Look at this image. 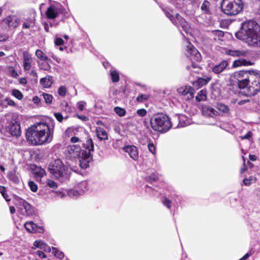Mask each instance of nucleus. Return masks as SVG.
I'll return each mask as SVG.
<instances>
[{
	"label": "nucleus",
	"instance_id": "7",
	"mask_svg": "<svg viewBox=\"0 0 260 260\" xmlns=\"http://www.w3.org/2000/svg\"><path fill=\"white\" fill-rule=\"evenodd\" d=\"M186 46V54L187 57L191 61V66H187L186 69L190 70L191 68L196 69L199 68V66L197 63L201 60V55L200 52L196 49L190 42H187Z\"/></svg>",
	"mask_w": 260,
	"mask_h": 260
},
{
	"label": "nucleus",
	"instance_id": "59",
	"mask_svg": "<svg viewBox=\"0 0 260 260\" xmlns=\"http://www.w3.org/2000/svg\"><path fill=\"white\" fill-rule=\"evenodd\" d=\"M75 129L73 127H69L66 131V134L68 135H72Z\"/></svg>",
	"mask_w": 260,
	"mask_h": 260
},
{
	"label": "nucleus",
	"instance_id": "9",
	"mask_svg": "<svg viewBox=\"0 0 260 260\" xmlns=\"http://www.w3.org/2000/svg\"><path fill=\"white\" fill-rule=\"evenodd\" d=\"M166 16L170 18L171 21L177 27L181 26L182 29L187 34L190 32V27L186 21L178 14L174 18L169 12L166 13Z\"/></svg>",
	"mask_w": 260,
	"mask_h": 260
},
{
	"label": "nucleus",
	"instance_id": "62",
	"mask_svg": "<svg viewBox=\"0 0 260 260\" xmlns=\"http://www.w3.org/2000/svg\"><path fill=\"white\" fill-rule=\"evenodd\" d=\"M244 184L246 186H249L252 183L250 181L248 178H245L243 180Z\"/></svg>",
	"mask_w": 260,
	"mask_h": 260
},
{
	"label": "nucleus",
	"instance_id": "55",
	"mask_svg": "<svg viewBox=\"0 0 260 260\" xmlns=\"http://www.w3.org/2000/svg\"><path fill=\"white\" fill-rule=\"evenodd\" d=\"M8 177L10 180H12L14 182H17L18 181V178L13 173H10L8 175Z\"/></svg>",
	"mask_w": 260,
	"mask_h": 260
},
{
	"label": "nucleus",
	"instance_id": "3",
	"mask_svg": "<svg viewBox=\"0 0 260 260\" xmlns=\"http://www.w3.org/2000/svg\"><path fill=\"white\" fill-rule=\"evenodd\" d=\"M85 150H82L77 145H70L68 147L67 151L70 157L78 158L79 165L83 169L89 166V162L92 159V154L94 150V146L91 139H88L85 143L83 144Z\"/></svg>",
	"mask_w": 260,
	"mask_h": 260
},
{
	"label": "nucleus",
	"instance_id": "29",
	"mask_svg": "<svg viewBox=\"0 0 260 260\" xmlns=\"http://www.w3.org/2000/svg\"><path fill=\"white\" fill-rule=\"evenodd\" d=\"M216 107L219 111L223 113H228L230 111L228 106L221 103L217 104Z\"/></svg>",
	"mask_w": 260,
	"mask_h": 260
},
{
	"label": "nucleus",
	"instance_id": "64",
	"mask_svg": "<svg viewBox=\"0 0 260 260\" xmlns=\"http://www.w3.org/2000/svg\"><path fill=\"white\" fill-rule=\"evenodd\" d=\"M250 255H251V254H249V253H247L241 258H240L239 260H245V259H247Z\"/></svg>",
	"mask_w": 260,
	"mask_h": 260
},
{
	"label": "nucleus",
	"instance_id": "36",
	"mask_svg": "<svg viewBox=\"0 0 260 260\" xmlns=\"http://www.w3.org/2000/svg\"><path fill=\"white\" fill-rule=\"evenodd\" d=\"M110 75L112 80L113 82H117L119 80V76L118 73L115 71H112L110 72Z\"/></svg>",
	"mask_w": 260,
	"mask_h": 260
},
{
	"label": "nucleus",
	"instance_id": "53",
	"mask_svg": "<svg viewBox=\"0 0 260 260\" xmlns=\"http://www.w3.org/2000/svg\"><path fill=\"white\" fill-rule=\"evenodd\" d=\"M252 135V133L250 131H249L245 136H240V138L241 140L249 139L251 137Z\"/></svg>",
	"mask_w": 260,
	"mask_h": 260
},
{
	"label": "nucleus",
	"instance_id": "51",
	"mask_svg": "<svg viewBox=\"0 0 260 260\" xmlns=\"http://www.w3.org/2000/svg\"><path fill=\"white\" fill-rule=\"evenodd\" d=\"M171 201L166 198L162 201V204L169 209L171 208Z\"/></svg>",
	"mask_w": 260,
	"mask_h": 260
},
{
	"label": "nucleus",
	"instance_id": "12",
	"mask_svg": "<svg viewBox=\"0 0 260 260\" xmlns=\"http://www.w3.org/2000/svg\"><path fill=\"white\" fill-rule=\"evenodd\" d=\"M178 92L184 96H187V99H192L195 93L194 88L190 86H184L177 89Z\"/></svg>",
	"mask_w": 260,
	"mask_h": 260
},
{
	"label": "nucleus",
	"instance_id": "35",
	"mask_svg": "<svg viewBox=\"0 0 260 260\" xmlns=\"http://www.w3.org/2000/svg\"><path fill=\"white\" fill-rule=\"evenodd\" d=\"M53 253L57 257L62 259L64 257V254L62 252L59 251L57 248L55 247H52Z\"/></svg>",
	"mask_w": 260,
	"mask_h": 260
},
{
	"label": "nucleus",
	"instance_id": "39",
	"mask_svg": "<svg viewBox=\"0 0 260 260\" xmlns=\"http://www.w3.org/2000/svg\"><path fill=\"white\" fill-rule=\"evenodd\" d=\"M186 117L184 115H181L178 117L179 124L181 126H185L189 124L188 122H185V120L186 119Z\"/></svg>",
	"mask_w": 260,
	"mask_h": 260
},
{
	"label": "nucleus",
	"instance_id": "48",
	"mask_svg": "<svg viewBox=\"0 0 260 260\" xmlns=\"http://www.w3.org/2000/svg\"><path fill=\"white\" fill-rule=\"evenodd\" d=\"M87 183L86 181H82L80 184V187L81 188L80 192L82 193L86 189Z\"/></svg>",
	"mask_w": 260,
	"mask_h": 260
},
{
	"label": "nucleus",
	"instance_id": "16",
	"mask_svg": "<svg viewBox=\"0 0 260 260\" xmlns=\"http://www.w3.org/2000/svg\"><path fill=\"white\" fill-rule=\"evenodd\" d=\"M26 230L30 233H42L44 229L42 226L37 225L32 221L27 222L24 224Z\"/></svg>",
	"mask_w": 260,
	"mask_h": 260
},
{
	"label": "nucleus",
	"instance_id": "54",
	"mask_svg": "<svg viewBox=\"0 0 260 260\" xmlns=\"http://www.w3.org/2000/svg\"><path fill=\"white\" fill-rule=\"evenodd\" d=\"M137 113L139 115L143 117V116H144L146 114L147 112L145 109H141L138 110L137 111Z\"/></svg>",
	"mask_w": 260,
	"mask_h": 260
},
{
	"label": "nucleus",
	"instance_id": "37",
	"mask_svg": "<svg viewBox=\"0 0 260 260\" xmlns=\"http://www.w3.org/2000/svg\"><path fill=\"white\" fill-rule=\"evenodd\" d=\"M81 193L78 190L75 189H70L68 192V194L71 198H75L78 197Z\"/></svg>",
	"mask_w": 260,
	"mask_h": 260
},
{
	"label": "nucleus",
	"instance_id": "4",
	"mask_svg": "<svg viewBox=\"0 0 260 260\" xmlns=\"http://www.w3.org/2000/svg\"><path fill=\"white\" fill-rule=\"evenodd\" d=\"M152 128L161 133H166L172 127L170 118L162 113H157L153 115L150 119Z\"/></svg>",
	"mask_w": 260,
	"mask_h": 260
},
{
	"label": "nucleus",
	"instance_id": "44",
	"mask_svg": "<svg viewBox=\"0 0 260 260\" xmlns=\"http://www.w3.org/2000/svg\"><path fill=\"white\" fill-rule=\"evenodd\" d=\"M47 185L50 188L53 189H55L57 187V183L55 181L50 179L47 180Z\"/></svg>",
	"mask_w": 260,
	"mask_h": 260
},
{
	"label": "nucleus",
	"instance_id": "28",
	"mask_svg": "<svg viewBox=\"0 0 260 260\" xmlns=\"http://www.w3.org/2000/svg\"><path fill=\"white\" fill-rule=\"evenodd\" d=\"M49 60V59L46 60H42V62L38 63L39 68L42 70L49 71L51 68V66L48 62Z\"/></svg>",
	"mask_w": 260,
	"mask_h": 260
},
{
	"label": "nucleus",
	"instance_id": "43",
	"mask_svg": "<svg viewBox=\"0 0 260 260\" xmlns=\"http://www.w3.org/2000/svg\"><path fill=\"white\" fill-rule=\"evenodd\" d=\"M149 98V95L148 94H141L137 98V101L139 102H143L148 100Z\"/></svg>",
	"mask_w": 260,
	"mask_h": 260
},
{
	"label": "nucleus",
	"instance_id": "11",
	"mask_svg": "<svg viewBox=\"0 0 260 260\" xmlns=\"http://www.w3.org/2000/svg\"><path fill=\"white\" fill-rule=\"evenodd\" d=\"M2 23L6 27L16 28L19 23V19L14 15H10L4 19Z\"/></svg>",
	"mask_w": 260,
	"mask_h": 260
},
{
	"label": "nucleus",
	"instance_id": "33",
	"mask_svg": "<svg viewBox=\"0 0 260 260\" xmlns=\"http://www.w3.org/2000/svg\"><path fill=\"white\" fill-rule=\"evenodd\" d=\"M209 6V2L207 1H205L201 6V10L205 13L209 14L210 13Z\"/></svg>",
	"mask_w": 260,
	"mask_h": 260
},
{
	"label": "nucleus",
	"instance_id": "32",
	"mask_svg": "<svg viewBox=\"0 0 260 260\" xmlns=\"http://www.w3.org/2000/svg\"><path fill=\"white\" fill-rule=\"evenodd\" d=\"M40 95L43 98V99L46 104H50L52 103L53 97L51 94L43 93Z\"/></svg>",
	"mask_w": 260,
	"mask_h": 260
},
{
	"label": "nucleus",
	"instance_id": "41",
	"mask_svg": "<svg viewBox=\"0 0 260 260\" xmlns=\"http://www.w3.org/2000/svg\"><path fill=\"white\" fill-rule=\"evenodd\" d=\"M67 92V89L66 87L64 86H60L58 89V94L64 97Z\"/></svg>",
	"mask_w": 260,
	"mask_h": 260
},
{
	"label": "nucleus",
	"instance_id": "18",
	"mask_svg": "<svg viewBox=\"0 0 260 260\" xmlns=\"http://www.w3.org/2000/svg\"><path fill=\"white\" fill-rule=\"evenodd\" d=\"M228 65V61L223 60L219 63L215 65L212 68V72L216 74H218L223 71Z\"/></svg>",
	"mask_w": 260,
	"mask_h": 260
},
{
	"label": "nucleus",
	"instance_id": "61",
	"mask_svg": "<svg viewBox=\"0 0 260 260\" xmlns=\"http://www.w3.org/2000/svg\"><path fill=\"white\" fill-rule=\"evenodd\" d=\"M71 142L73 143H75L78 142H80V140L76 137H73L71 139Z\"/></svg>",
	"mask_w": 260,
	"mask_h": 260
},
{
	"label": "nucleus",
	"instance_id": "45",
	"mask_svg": "<svg viewBox=\"0 0 260 260\" xmlns=\"http://www.w3.org/2000/svg\"><path fill=\"white\" fill-rule=\"evenodd\" d=\"M4 103H6L7 105L11 106H15L16 105L14 101L8 98H6L4 99Z\"/></svg>",
	"mask_w": 260,
	"mask_h": 260
},
{
	"label": "nucleus",
	"instance_id": "58",
	"mask_svg": "<svg viewBox=\"0 0 260 260\" xmlns=\"http://www.w3.org/2000/svg\"><path fill=\"white\" fill-rule=\"evenodd\" d=\"M158 178L157 175L155 174H152L149 177V180L150 181H154L156 180Z\"/></svg>",
	"mask_w": 260,
	"mask_h": 260
},
{
	"label": "nucleus",
	"instance_id": "25",
	"mask_svg": "<svg viewBox=\"0 0 260 260\" xmlns=\"http://www.w3.org/2000/svg\"><path fill=\"white\" fill-rule=\"evenodd\" d=\"M15 201L16 204L22 206L24 209L25 210L26 212H28L30 210V205L23 199L20 198H17L15 199Z\"/></svg>",
	"mask_w": 260,
	"mask_h": 260
},
{
	"label": "nucleus",
	"instance_id": "22",
	"mask_svg": "<svg viewBox=\"0 0 260 260\" xmlns=\"http://www.w3.org/2000/svg\"><path fill=\"white\" fill-rule=\"evenodd\" d=\"M226 53L230 55L233 56H246L247 52L244 50H228L226 51Z\"/></svg>",
	"mask_w": 260,
	"mask_h": 260
},
{
	"label": "nucleus",
	"instance_id": "38",
	"mask_svg": "<svg viewBox=\"0 0 260 260\" xmlns=\"http://www.w3.org/2000/svg\"><path fill=\"white\" fill-rule=\"evenodd\" d=\"M252 80L253 79H246V80H243L241 82H238L237 83L239 87L241 89L245 88L248 85L249 81Z\"/></svg>",
	"mask_w": 260,
	"mask_h": 260
},
{
	"label": "nucleus",
	"instance_id": "21",
	"mask_svg": "<svg viewBox=\"0 0 260 260\" xmlns=\"http://www.w3.org/2000/svg\"><path fill=\"white\" fill-rule=\"evenodd\" d=\"M40 84L44 88L50 87L53 83V79L51 76H47L40 80Z\"/></svg>",
	"mask_w": 260,
	"mask_h": 260
},
{
	"label": "nucleus",
	"instance_id": "60",
	"mask_svg": "<svg viewBox=\"0 0 260 260\" xmlns=\"http://www.w3.org/2000/svg\"><path fill=\"white\" fill-rule=\"evenodd\" d=\"M32 23V22H24L23 24V28H28L31 26Z\"/></svg>",
	"mask_w": 260,
	"mask_h": 260
},
{
	"label": "nucleus",
	"instance_id": "14",
	"mask_svg": "<svg viewBox=\"0 0 260 260\" xmlns=\"http://www.w3.org/2000/svg\"><path fill=\"white\" fill-rule=\"evenodd\" d=\"M254 81L252 82L251 85L249 87L250 94L254 95L258 91H260V77L255 73Z\"/></svg>",
	"mask_w": 260,
	"mask_h": 260
},
{
	"label": "nucleus",
	"instance_id": "50",
	"mask_svg": "<svg viewBox=\"0 0 260 260\" xmlns=\"http://www.w3.org/2000/svg\"><path fill=\"white\" fill-rule=\"evenodd\" d=\"M148 148L152 154H154L155 153V147L153 143H149Z\"/></svg>",
	"mask_w": 260,
	"mask_h": 260
},
{
	"label": "nucleus",
	"instance_id": "2",
	"mask_svg": "<svg viewBox=\"0 0 260 260\" xmlns=\"http://www.w3.org/2000/svg\"><path fill=\"white\" fill-rule=\"evenodd\" d=\"M235 35L249 46L260 47V25L253 20L243 22L240 30Z\"/></svg>",
	"mask_w": 260,
	"mask_h": 260
},
{
	"label": "nucleus",
	"instance_id": "30",
	"mask_svg": "<svg viewBox=\"0 0 260 260\" xmlns=\"http://www.w3.org/2000/svg\"><path fill=\"white\" fill-rule=\"evenodd\" d=\"M36 56L41 60H49L48 57L41 50L38 49L35 53Z\"/></svg>",
	"mask_w": 260,
	"mask_h": 260
},
{
	"label": "nucleus",
	"instance_id": "57",
	"mask_svg": "<svg viewBox=\"0 0 260 260\" xmlns=\"http://www.w3.org/2000/svg\"><path fill=\"white\" fill-rule=\"evenodd\" d=\"M36 253L41 258H46V256L42 251L38 250L36 252Z\"/></svg>",
	"mask_w": 260,
	"mask_h": 260
},
{
	"label": "nucleus",
	"instance_id": "10",
	"mask_svg": "<svg viewBox=\"0 0 260 260\" xmlns=\"http://www.w3.org/2000/svg\"><path fill=\"white\" fill-rule=\"evenodd\" d=\"M255 72L253 71H241L234 73L235 81L238 83L246 79H253Z\"/></svg>",
	"mask_w": 260,
	"mask_h": 260
},
{
	"label": "nucleus",
	"instance_id": "8",
	"mask_svg": "<svg viewBox=\"0 0 260 260\" xmlns=\"http://www.w3.org/2000/svg\"><path fill=\"white\" fill-rule=\"evenodd\" d=\"M6 128L12 136L16 137L20 136L21 134L20 117L13 115L11 119L8 120Z\"/></svg>",
	"mask_w": 260,
	"mask_h": 260
},
{
	"label": "nucleus",
	"instance_id": "47",
	"mask_svg": "<svg viewBox=\"0 0 260 260\" xmlns=\"http://www.w3.org/2000/svg\"><path fill=\"white\" fill-rule=\"evenodd\" d=\"M9 72L11 76L14 78H17L18 76V74L17 71L14 69L13 67H10L9 68Z\"/></svg>",
	"mask_w": 260,
	"mask_h": 260
},
{
	"label": "nucleus",
	"instance_id": "1",
	"mask_svg": "<svg viewBox=\"0 0 260 260\" xmlns=\"http://www.w3.org/2000/svg\"><path fill=\"white\" fill-rule=\"evenodd\" d=\"M27 141L33 145H42L50 143L53 138L48 125L44 122H38L30 127L26 133Z\"/></svg>",
	"mask_w": 260,
	"mask_h": 260
},
{
	"label": "nucleus",
	"instance_id": "19",
	"mask_svg": "<svg viewBox=\"0 0 260 260\" xmlns=\"http://www.w3.org/2000/svg\"><path fill=\"white\" fill-rule=\"evenodd\" d=\"M202 113L204 115L209 117H213L218 115V112L208 106H203L202 107Z\"/></svg>",
	"mask_w": 260,
	"mask_h": 260
},
{
	"label": "nucleus",
	"instance_id": "23",
	"mask_svg": "<svg viewBox=\"0 0 260 260\" xmlns=\"http://www.w3.org/2000/svg\"><path fill=\"white\" fill-rule=\"evenodd\" d=\"M34 246L36 247L42 249L45 251L50 252L51 251V248L41 240L35 241L34 243Z\"/></svg>",
	"mask_w": 260,
	"mask_h": 260
},
{
	"label": "nucleus",
	"instance_id": "20",
	"mask_svg": "<svg viewBox=\"0 0 260 260\" xmlns=\"http://www.w3.org/2000/svg\"><path fill=\"white\" fill-rule=\"evenodd\" d=\"M34 176L37 181H41V179L46 175V172L44 169L37 167L34 170Z\"/></svg>",
	"mask_w": 260,
	"mask_h": 260
},
{
	"label": "nucleus",
	"instance_id": "56",
	"mask_svg": "<svg viewBox=\"0 0 260 260\" xmlns=\"http://www.w3.org/2000/svg\"><path fill=\"white\" fill-rule=\"evenodd\" d=\"M63 40L60 38H56L55 41V44L56 45H61L63 44Z\"/></svg>",
	"mask_w": 260,
	"mask_h": 260
},
{
	"label": "nucleus",
	"instance_id": "46",
	"mask_svg": "<svg viewBox=\"0 0 260 260\" xmlns=\"http://www.w3.org/2000/svg\"><path fill=\"white\" fill-rule=\"evenodd\" d=\"M77 106L80 111H82L85 109L86 103L83 101L79 102L77 104Z\"/></svg>",
	"mask_w": 260,
	"mask_h": 260
},
{
	"label": "nucleus",
	"instance_id": "40",
	"mask_svg": "<svg viewBox=\"0 0 260 260\" xmlns=\"http://www.w3.org/2000/svg\"><path fill=\"white\" fill-rule=\"evenodd\" d=\"M114 111L120 116H123L125 114V110L118 107H116L114 108Z\"/></svg>",
	"mask_w": 260,
	"mask_h": 260
},
{
	"label": "nucleus",
	"instance_id": "6",
	"mask_svg": "<svg viewBox=\"0 0 260 260\" xmlns=\"http://www.w3.org/2000/svg\"><path fill=\"white\" fill-rule=\"evenodd\" d=\"M221 8L224 13L234 16L240 13L243 9L242 0H222Z\"/></svg>",
	"mask_w": 260,
	"mask_h": 260
},
{
	"label": "nucleus",
	"instance_id": "42",
	"mask_svg": "<svg viewBox=\"0 0 260 260\" xmlns=\"http://www.w3.org/2000/svg\"><path fill=\"white\" fill-rule=\"evenodd\" d=\"M28 185L32 191L36 192L37 191L38 186L34 181H29L28 183Z\"/></svg>",
	"mask_w": 260,
	"mask_h": 260
},
{
	"label": "nucleus",
	"instance_id": "27",
	"mask_svg": "<svg viewBox=\"0 0 260 260\" xmlns=\"http://www.w3.org/2000/svg\"><path fill=\"white\" fill-rule=\"evenodd\" d=\"M252 63L249 61H247L245 59H239L236 60L233 62L234 67H238L242 66H251Z\"/></svg>",
	"mask_w": 260,
	"mask_h": 260
},
{
	"label": "nucleus",
	"instance_id": "34",
	"mask_svg": "<svg viewBox=\"0 0 260 260\" xmlns=\"http://www.w3.org/2000/svg\"><path fill=\"white\" fill-rule=\"evenodd\" d=\"M12 95L19 100H21L23 98V95L21 91L16 89H14L12 90Z\"/></svg>",
	"mask_w": 260,
	"mask_h": 260
},
{
	"label": "nucleus",
	"instance_id": "49",
	"mask_svg": "<svg viewBox=\"0 0 260 260\" xmlns=\"http://www.w3.org/2000/svg\"><path fill=\"white\" fill-rule=\"evenodd\" d=\"M54 115L56 119L60 122H61L63 119V117L60 113H55Z\"/></svg>",
	"mask_w": 260,
	"mask_h": 260
},
{
	"label": "nucleus",
	"instance_id": "5",
	"mask_svg": "<svg viewBox=\"0 0 260 260\" xmlns=\"http://www.w3.org/2000/svg\"><path fill=\"white\" fill-rule=\"evenodd\" d=\"M50 173L54 178L62 182L70 176V170L60 159H56L49 165Z\"/></svg>",
	"mask_w": 260,
	"mask_h": 260
},
{
	"label": "nucleus",
	"instance_id": "17",
	"mask_svg": "<svg viewBox=\"0 0 260 260\" xmlns=\"http://www.w3.org/2000/svg\"><path fill=\"white\" fill-rule=\"evenodd\" d=\"M124 151L128 154L129 156L135 160L138 159L139 154L138 149L134 146H127L123 148Z\"/></svg>",
	"mask_w": 260,
	"mask_h": 260
},
{
	"label": "nucleus",
	"instance_id": "52",
	"mask_svg": "<svg viewBox=\"0 0 260 260\" xmlns=\"http://www.w3.org/2000/svg\"><path fill=\"white\" fill-rule=\"evenodd\" d=\"M32 102L38 105H41V99L37 96H35L32 98Z\"/></svg>",
	"mask_w": 260,
	"mask_h": 260
},
{
	"label": "nucleus",
	"instance_id": "63",
	"mask_svg": "<svg viewBox=\"0 0 260 260\" xmlns=\"http://www.w3.org/2000/svg\"><path fill=\"white\" fill-rule=\"evenodd\" d=\"M215 35L218 36L219 37H222L223 36V32L221 30H216L215 31Z\"/></svg>",
	"mask_w": 260,
	"mask_h": 260
},
{
	"label": "nucleus",
	"instance_id": "26",
	"mask_svg": "<svg viewBox=\"0 0 260 260\" xmlns=\"http://www.w3.org/2000/svg\"><path fill=\"white\" fill-rule=\"evenodd\" d=\"M98 138L101 140H106L108 139L107 132L102 128L98 127L96 129Z\"/></svg>",
	"mask_w": 260,
	"mask_h": 260
},
{
	"label": "nucleus",
	"instance_id": "13",
	"mask_svg": "<svg viewBox=\"0 0 260 260\" xmlns=\"http://www.w3.org/2000/svg\"><path fill=\"white\" fill-rule=\"evenodd\" d=\"M32 58L27 52H23V67L25 71H30L32 67Z\"/></svg>",
	"mask_w": 260,
	"mask_h": 260
},
{
	"label": "nucleus",
	"instance_id": "15",
	"mask_svg": "<svg viewBox=\"0 0 260 260\" xmlns=\"http://www.w3.org/2000/svg\"><path fill=\"white\" fill-rule=\"evenodd\" d=\"M61 12V10L59 7L51 6L47 9L46 14L48 19H53L56 18Z\"/></svg>",
	"mask_w": 260,
	"mask_h": 260
},
{
	"label": "nucleus",
	"instance_id": "24",
	"mask_svg": "<svg viewBox=\"0 0 260 260\" xmlns=\"http://www.w3.org/2000/svg\"><path fill=\"white\" fill-rule=\"evenodd\" d=\"M211 79V77H206V78H200L198 80L193 83V85L198 88H201L203 85L207 84Z\"/></svg>",
	"mask_w": 260,
	"mask_h": 260
},
{
	"label": "nucleus",
	"instance_id": "31",
	"mask_svg": "<svg viewBox=\"0 0 260 260\" xmlns=\"http://www.w3.org/2000/svg\"><path fill=\"white\" fill-rule=\"evenodd\" d=\"M206 100V91L204 90H201L200 91L197 96H196V100L198 102L202 101H205Z\"/></svg>",
	"mask_w": 260,
	"mask_h": 260
}]
</instances>
